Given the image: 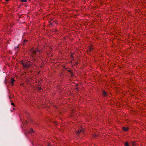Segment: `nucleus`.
I'll return each instance as SVG.
<instances>
[{
    "label": "nucleus",
    "instance_id": "1",
    "mask_svg": "<svg viewBox=\"0 0 146 146\" xmlns=\"http://www.w3.org/2000/svg\"><path fill=\"white\" fill-rule=\"evenodd\" d=\"M24 68H28L30 67L32 65L31 62L29 61H26L24 62L23 60L21 61Z\"/></svg>",
    "mask_w": 146,
    "mask_h": 146
},
{
    "label": "nucleus",
    "instance_id": "2",
    "mask_svg": "<svg viewBox=\"0 0 146 146\" xmlns=\"http://www.w3.org/2000/svg\"><path fill=\"white\" fill-rule=\"evenodd\" d=\"M31 51L32 52V54H34L38 52H40L39 51H38L37 49H35L34 48H31Z\"/></svg>",
    "mask_w": 146,
    "mask_h": 146
},
{
    "label": "nucleus",
    "instance_id": "3",
    "mask_svg": "<svg viewBox=\"0 0 146 146\" xmlns=\"http://www.w3.org/2000/svg\"><path fill=\"white\" fill-rule=\"evenodd\" d=\"M122 129L124 131H127L128 130V127H123Z\"/></svg>",
    "mask_w": 146,
    "mask_h": 146
},
{
    "label": "nucleus",
    "instance_id": "4",
    "mask_svg": "<svg viewBox=\"0 0 146 146\" xmlns=\"http://www.w3.org/2000/svg\"><path fill=\"white\" fill-rule=\"evenodd\" d=\"M80 132H83V130H82V129H79L78 131H77V133L76 134H78Z\"/></svg>",
    "mask_w": 146,
    "mask_h": 146
},
{
    "label": "nucleus",
    "instance_id": "5",
    "mask_svg": "<svg viewBox=\"0 0 146 146\" xmlns=\"http://www.w3.org/2000/svg\"><path fill=\"white\" fill-rule=\"evenodd\" d=\"M15 81V80L13 78H12L11 80V83L12 84V85H13V83Z\"/></svg>",
    "mask_w": 146,
    "mask_h": 146
},
{
    "label": "nucleus",
    "instance_id": "6",
    "mask_svg": "<svg viewBox=\"0 0 146 146\" xmlns=\"http://www.w3.org/2000/svg\"><path fill=\"white\" fill-rule=\"evenodd\" d=\"M125 146H129L127 142H126L125 143Z\"/></svg>",
    "mask_w": 146,
    "mask_h": 146
},
{
    "label": "nucleus",
    "instance_id": "7",
    "mask_svg": "<svg viewBox=\"0 0 146 146\" xmlns=\"http://www.w3.org/2000/svg\"><path fill=\"white\" fill-rule=\"evenodd\" d=\"M103 95L105 96H106V92H105L104 91L103 92Z\"/></svg>",
    "mask_w": 146,
    "mask_h": 146
},
{
    "label": "nucleus",
    "instance_id": "8",
    "mask_svg": "<svg viewBox=\"0 0 146 146\" xmlns=\"http://www.w3.org/2000/svg\"><path fill=\"white\" fill-rule=\"evenodd\" d=\"M21 1L22 2H27V0H21Z\"/></svg>",
    "mask_w": 146,
    "mask_h": 146
},
{
    "label": "nucleus",
    "instance_id": "9",
    "mask_svg": "<svg viewBox=\"0 0 146 146\" xmlns=\"http://www.w3.org/2000/svg\"><path fill=\"white\" fill-rule=\"evenodd\" d=\"M11 105H12L13 106H15L14 103H11Z\"/></svg>",
    "mask_w": 146,
    "mask_h": 146
},
{
    "label": "nucleus",
    "instance_id": "10",
    "mask_svg": "<svg viewBox=\"0 0 146 146\" xmlns=\"http://www.w3.org/2000/svg\"><path fill=\"white\" fill-rule=\"evenodd\" d=\"M33 132V131L32 129H31L30 131V133H31Z\"/></svg>",
    "mask_w": 146,
    "mask_h": 146
},
{
    "label": "nucleus",
    "instance_id": "11",
    "mask_svg": "<svg viewBox=\"0 0 146 146\" xmlns=\"http://www.w3.org/2000/svg\"><path fill=\"white\" fill-rule=\"evenodd\" d=\"M91 50V48H90V50L89 51H90V50Z\"/></svg>",
    "mask_w": 146,
    "mask_h": 146
},
{
    "label": "nucleus",
    "instance_id": "12",
    "mask_svg": "<svg viewBox=\"0 0 146 146\" xmlns=\"http://www.w3.org/2000/svg\"><path fill=\"white\" fill-rule=\"evenodd\" d=\"M5 1H9V0H5Z\"/></svg>",
    "mask_w": 146,
    "mask_h": 146
},
{
    "label": "nucleus",
    "instance_id": "13",
    "mask_svg": "<svg viewBox=\"0 0 146 146\" xmlns=\"http://www.w3.org/2000/svg\"><path fill=\"white\" fill-rule=\"evenodd\" d=\"M21 85H22L23 84H21Z\"/></svg>",
    "mask_w": 146,
    "mask_h": 146
}]
</instances>
